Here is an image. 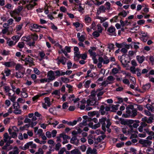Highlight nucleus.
I'll return each mask as SVG.
<instances>
[{
  "label": "nucleus",
  "instance_id": "1",
  "mask_svg": "<svg viewBox=\"0 0 154 154\" xmlns=\"http://www.w3.org/2000/svg\"><path fill=\"white\" fill-rule=\"evenodd\" d=\"M126 113L129 115L131 117H134L137 115V111L136 109L134 108V106L132 105H128L126 108Z\"/></svg>",
  "mask_w": 154,
  "mask_h": 154
},
{
  "label": "nucleus",
  "instance_id": "2",
  "mask_svg": "<svg viewBox=\"0 0 154 154\" xmlns=\"http://www.w3.org/2000/svg\"><path fill=\"white\" fill-rule=\"evenodd\" d=\"M106 117L100 119L99 120V122L97 124L93 125V123L90 122L88 124V125L92 127L93 129H96L97 128L99 127L100 126V124L102 125H106L105 121H106Z\"/></svg>",
  "mask_w": 154,
  "mask_h": 154
},
{
  "label": "nucleus",
  "instance_id": "3",
  "mask_svg": "<svg viewBox=\"0 0 154 154\" xmlns=\"http://www.w3.org/2000/svg\"><path fill=\"white\" fill-rule=\"evenodd\" d=\"M110 107L109 106H105L104 105H101L100 106L99 112L102 115H104L105 114L107 115L108 112H106V111H108L110 110Z\"/></svg>",
  "mask_w": 154,
  "mask_h": 154
},
{
  "label": "nucleus",
  "instance_id": "4",
  "mask_svg": "<svg viewBox=\"0 0 154 154\" xmlns=\"http://www.w3.org/2000/svg\"><path fill=\"white\" fill-rule=\"evenodd\" d=\"M23 7L22 6H19L17 9H15L13 11L10 12L11 16H13L15 15H19L20 12L22 10Z\"/></svg>",
  "mask_w": 154,
  "mask_h": 154
},
{
  "label": "nucleus",
  "instance_id": "5",
  "mask_svg": "<svg viewBox=\"0 0 154 154\" xmlns=\"http://www.w3.org/2000/svg\"><path fill=\"white\" fill-rule=\"evenodd\" d=\"M13 106L15 109L14 112L16 114H20L21 110L19 109L20 107L19 103H18L14 102Z\"/></svg>",
  "mask_w": 154,
  "mask_h": 154
},
{
  "label": "nucleus",
  "instance_id": "6",
  "mask_svg": "<svg viewBox=\"0 0 154 154\" xmlns=\"http://www.w3.org/2000/svg\"><path fill=\"white\" fill-rule=\"evenodd\" d=\"M99 62H103L104 64H107L109 62V60L106 55H104L103 57H100L98 58Z\"/></svg>",
  "mask_w": 154,
  "mask_h": 154
},
{
  "label": "nucleus",
  "instance_id": "7",
  "mask_svg": "<svg viewBox=\"0 0 154 154\" xmlns=\"http://www.w3.org/2000/svg\"><path fill=\"white\" fill-rule=\"evenodd\" d=\"M48 76L49 77V78H48V82H49L50 81H53L55 78L54 76V72L52 70L48 72Z\"/></svg>",
  "mask_w": 154,
  "mask_h": 154
},
{
  "label": "nucleus",
  "instance_id": "8",
  "mask_svg": "<svg viewBox=\"0 0 154 154\" xmlns=\"http://www.w3.org/2000/svg\"><path fill=\"white\" fill-rule=\"evenodd\" d=\"M96 149L94 148L93 149H91V148L90 147H89L88 148V150L86 152L87 154H89L90 153L91 154H96Z\"/></svg>",
  "mask_w": 154,
  "mask_h": 154
},
{
  "label": "nucleus",
  "instance_id": "9",
  "mask_svg": "<svg viewBox=\"0 0 154 154\" xmlns=\"http://www.w3.org/2000/svg\"><path fill=\"white\" fill-rule=\"evenodd\" d=\"M137 60L140 63H142L145 60V57L143 56H137L136 57Z\"/></svg>",
  "mask_w": 154,
  "mask_h": 154
},
{
  "label": "nucleus",
  "instance_id": "10",
  "mask_svg": "<svg viewBox=\"0 0 154 154\" xmlns=\"http://www.w3.org/2000/svg\"><path fill=\"white\" fill-rule=\"evenodd\" d=\"M57 60H58V61L60 62H61L63 64L65 65L66 63L67 59L63 56L62 55L60 59H59V58H58L57 59Z\"/></svg>",
  "mask_w": 154,
  "mask_h": 154
},
{
  "label": "nucleus",
  "instance_id": "11",
  "mask_svg": "<svg viewBox=\"0 0 154 154\" xmlns=\"http://www.w3.org/2000/svg\"><path fill=\"white\" fill-rule=\"evenodd\" d=\"M87 102L88 103V106H89V105H97L98 104V102H96L94 100H90L89 99L87 100Z\"/></svg>",
  "mask_w": 154,
  "mask_h": 154
},
{
  "label": "nucleus",
  "instance_id": "12",
  "mask_svg": "<svg viewBox=\"0 0 154 154\" xmlns=\"http://www.w3.org/2000/svg\"><path fill=\"white\" fill-rule=\"evenodd\" d=\"M126 56L125 55H123L120 58V61L121 63H122V64L123 65H126L127 64V63H129V61H127V60H125V59H123V57L124 56L125 57Z\"/></svg>",
  "mask_w": 154,
  "mask_h": 154
},
{
  "label": "nucleus",
  "instance_id": "13",
  "mask_svg": "<svg viewBox=\"0 0 154 154\" xmlns=\"http://www.w3.org/2000/svg\"><path fill=\"white\" fill-rule=\"evenodd\" d=\"M33 59L32 58H31L30 57H29L26 58L24 60H23L22 59L21 60L23 61H25L26 62H28L32 64L33 63Z\"/></svg>",
  "mask_w": 154,
  "mask_h": 154
},
{
  "label": "nucleus",
  "instance_id": "14",
  "mask_svg": "<svg viewBox=\"0 0 154 154\" xmlns=\"http://www.w3.org/2000/svg\"><path fill=\"white\" fill-rule=\"evenodd\" d=\"M152 105L147 104L146 105V107L148 110H151L152 112L154 111V106H152V105L154 104V103H152Z\"/></svg>",
  "mask_w": 154,
  "mask_h": 154
},
{
  "label": "nucleus",
  "instance_id": "15",
  "mask_svg": "<svg viewBox=\"0 0 154 154\" xmlns=\"http://www.w3.org/2000/svg\"><path fill=\"white\" fill-rule=\"evenodd\" d=\"M60 137H62L63 140H66L67 139H69L70 138V137L65 134L64 133H62L60 134Z\"/></svg>",
  "mask_w": 154,
  "mask_h": 154
},
{
  "label": "nucleus",
  "instance_id": "16",
  "mask_svg": "<svg viewBox=\"0 0 154 154\" xmlns=\"http://www.w3.org/2000/svg\"><path fill=\"white\" fill-rule=\"evenodd\" d=\"M44 100L45 103H47V106L50 107L51 105V103L50 101V98L48 97H46L45 98Z\"/></svg>",
  "mask_w": 154,
  "mask_h": 154
},
{
  "label": "nucleus",
  "instance_id": "17",
  "mask_svg": "<svg viewBox=\"0 0 154 154\" xmlns=\"http://www.w3.org/2000/svg\"><path fill=\"white\" fill-rule=\"evenodd\" d=\"M71 154H81V152L78 149H75L70 152Z\"/></svg>",
  "mask_w": 154,
  "mask_h": 154
},
{
  "label": "nucleus",
  "instance_id": "18",
  "mask_svg": "<svg viewBox=\"0 0 154 154\" xmlns=\"http://www.w3.org/2000/svg\"><path fill=\"white\" fill-rule=\"evenodd\" d=\"M119 120L121 122L120 123L122 125H128V122L125 120L124 119L120 118Z\"/></svg>",
  "mask_w": 154,
  "mask_h": 154
},
{
  "label": "nucleus",
  "instance_id": "19",
  "mask_svg": "<svg viewBox=\"0 0 154 154\" xmlns=\"http://www.w3.org/2000/svg\"><path fill=\"white\" fill-rule=\"evenodd\" d=\"M151 86V85L150 83H148L145 85H143L142 86V88L144 90H146L148 89Z\"/></svg>",
  "mask_w": 154,
  "mask_h": 154
},
{
  "label": "nucleus",
  "instance_id": "20",
  "mask_svg": "<svg viewBox=\"0 0 154 154\" xmlns=\"http://www.w3.org/2000/svg\"><path fill=\"white\" fill-rule=\"evenodd\" d=\"M36 5V3H34V5H32L31 4H29V5H27L26 6V7L28 10L32 9Z\"/></svg>",
  "mask_w": 154,
  "mask_h": 154
},
{
  "label": "nucleus",
  "instance_id": "21",
  "mask_svg": "<svg viewBox=\"0 0 154 154\" xmlns=\"http://www.w3.org/2000/svg\"><path fill=\"white\" fill-rule=\"evenodd\" d=\"M106 137L105 135L99 136L97 138V140L99 142H100L102 140H103Z\"/></svg>",
  "mask_w": 154,
  "mask_h": 154
},
{
  "label": "nucleus",
  "instance_id": "22",
  "mask_svg": "<svg viewBox=\"0 0 154 154\" xmlns=\"http://www.w3.org/2000/svg\"><path fill=\"white\" fill-rule=\"evenodd\" d=\"M22 41L29 42L31 40V38L30 36H28L27 37L24 36L22 38Z\"/></svg>",
  "mask_w": 154,
  "mask_h": 154
},
{
  "label": "nucleus",
  "instance_id": "23",
  "mask_svg": "<svg viewBox=\"0 0 154 154\" xmlns=\"http://www.w3.org/2000/svg\"><path fill=\"white\" fill-rule=\"evenodd\" d=\"M23 73L20 72H18L16 73V77L17 78H21L23 77Z\"/></svg>",
  "mask_w": 154,
  "mask_h": 154
},
{
  "label": "nucleus",
  "instance_id": "24",
  "mask_svg": "<svg viewBox=\"0 0 154 154\" xmlns=\"http://www.w3.org/2000/svg\"><path fill=\"white\" fill-rule=\"evenodd\" d=\"M115 31V28L112 26H111L108 29L107 31L110 33H113Z\"/></svg>",
  "mask_w": 154,
  "mask_h": 154
},
{
  "label": "nucleus",
  "instance_id": "25",
  "mask_svg": "<svg viewBox=\"0 0 154 154\" xmlns=\"http://www.w3.org/2000/svg\"><path fill=\"white\" fill-rule=\"evenodd\" d=\"M127 15V13L125 11H123L118 14L119 16H122L123 17H125Z\"/></svg>",
  "mask_w": 154,
  "mask_h": 154
},
{
  "label": "nucleus",
  "instance_id": "26",
  "mask_svg": "<svg viewBox=\"0 0 154 154\" xmlns=\"http://www.w3.org/2000/svg\"><path fill=\"white\" fill-rule=\"evenodd\" d=\"M146 141H147L148 143H144V144L143 145V147H146L148 146H150L152 143V142L148 140H145Z\"/></svg>",
  "mask_w": 154,
  "mask_h": 154
},
{
  "label": "nucleus",
  "instance_id": "27",
  "mask_svg": "<svg viewBox=\"0 0 154 154\" xmlns=\"http://www.w3.org/2000/svg\"><path fill=\"white\" fill-rule=\"evenodd\" d=\"M77 138L76 136H74L73 137H72L70 140V142L71 143L73 144L75 141L77 140Z\"/></svg>",
  "mask_w": 154,
  "mask_h": 154
},
{
  "label": "nucleus",
  "instance_id": "28",
  "mask_svg": "<svg viewBox=\"0 0 154 154\" xmlns=\"http://www.w3.org/2000/svg\"><path fill=\"white\" fill-rule=\"evenodd\" d=\"M61 80L64 82L67 83L69 82V80L68 78L61 77Z\"/></svg>",
  "mask_w": 154,
  "mask_h": 154
},
{
  "label": "nucleus",
  "instance_id": "29",
  "mask_svg": "<svg viewBox=\"0 0 154 154\" xmlns=\"http://www.w3.org/2000/svg\"><path fill=\"white\" fill-rule=\"evenodd\" d=\"M24 44L23 42H19L18 45V47L20 48H22L24 47Z\"/></svg>",
  "mask_w": 154,
  "mask_h": 154
},
{
  "label": "nucleus",
  "instance_id": "30",
  "mask_svg": "<svg viewBox=\"0 0 154 154\" xmlns=\"http://www.w3.org/2000/svg\"><path fill=\"white\" fill-rule=\"evenodd\" d=\"M17 15H15V16H11L13 17L14 19H15V21L17 22H19L20 21L21 19V17H17Z\"/></svg>",
  "mask_w": 154,
  "mask_h": 154
},
{
  "label": "nucleus",
  "instance_id": "31",
  "mask_svg": "<svg viewBox=\"0 0 154 154\" xmlns=\"http://www.w3.org/2000/svg\"><path fill=\"white\" fill-rule=\"evenodd\" d=\"M21 97L24 98H26L28 97V94L27 93L24 92H21Z\"/></svg>",
  "mask_w": 154,
  "mask_h": 154
},
{
  "label": "nucleus",
  "instance_id": "32",
  "mask_svg": "<svg viewBox=\"0 0 154 154\" xmlns=\"http://www.w3.org/2000/svg\"><path fill=\"white\" fill-rule=\"evenodd\" d=\"M111 108L112 109V110L111 111V112H116V110H117L118 109V108H117V107L116 106L114 105H112V106Z\"/></svg>",
  "mask_w": 154,
  "mask_h": 154
},
{
  "label": "nucleus",
  "instance_id": "33",
  "mask_svg": "<svg viewBox=\"0 0 154 154\" xmlns=\"http://www.w3.org/2000/svg\"><path fill=\"white\" fill-rule=\"evenodd\" d=\"M137 72V75L138 77H140L141 74V70L139 68L136 69V71Z\"/></svg>",
  "mask_w": 154,
  "mask_h": 154
},
{
  "label": "nucleus",
  "instance_id": "34",
  "mask_svg": "<svg viewBox=\"0 0 154 154\" xmlns=\"http://www.w3.org/2000/svg\"><path fill=\"white\" fill-rule=\"evenodd\" d=\"M98 9L100 11H102L103 12H105V10L106 9V8H105V7L104 6L101 5L100 7Z\"/></svg>",
  "mask_w": 154,
  "mask_h": 154
},
{
  "label": "nucleus",
  "instance_id": "35",
  "mask_svg": "<svg viewBox=\"0 0 154 154\" xmlns=\"http://www.w3.org/2000/svg\"><path fill=\"white\" fill-rule=\"evenodd\" d=\"M78 38L80 42H83L85 39V37L84 35H82Z\"/></svg>",
  "mask_w": 154,
  "mask_h": 154
},
{
  "label": "nucleus",
  "instance_id": "36",
  "mask_svg": "<svg viewBox=\"0 0 154 154\" xmlns=\"http://www.w3.org/2000/svg\"><path fill=\"white\" fill-rule=\"evenodd\" d=\"M119 70L116 68H113L112 70V72L114 74H116L118 73Z\"/></svg>",
  "mask_w": 154,
  "mask_h": 154
},
{
  "label": "nucleus",
  "instance_id": "37",
  "mask_svg": "<svg viewBox=\"0 0 154 154\" xmlns=\"http://www.w3.org/2000/svg\"><path fill=\"white\" fill-rule=\"evenodd\" d=\"M108 46V48L110 50L113 49L114 48V45L113 44H109Z\"/></svg>",
  "mask_w": 154,
  "mask_h": 154
},
{
  "label": "nucleus",
  "instance_id": "38",
  "mask_svg": "<svg viewBox=\"0 0 154 154\" xmlns=\"http://www.w3.org/2000/svg\"><path fill=\"white\" fill-rule=\"evenodd\" d=\"M68 103L67 102L64 103L62 105V108L63 109H66L68 106Z\"/></svg>",
  "mask_w": 154,
  "mask_h": 154
},
{
  "label": "nucleus",
  "instance_id": "39",
  "mask_svg": "<svg viewBox=\"0 0 154 154\" xmlns=\"http://www.w3.org/2000/svg\"><path fill=\"white\" fill-rule=\"evenodd\" d=\"M92 35L94 37H99L100 35V34L99 32H98L97 31H95L93 33Z\"/></svg>",
  "mask_w": 154,
  "mask_h": 154
},
{
  "label": "nucleus",
  "instance_id": "40",
  "mask_svg": "<svg viewBox=\"0 0 154 154\" xmlns=\"http://www.w3.org/2000/svg\"><path fill=\"white\" fill-rule=\"evenodd\" d=\"M43 151L41 148H39L38 152H36L35 154H43Z\"/></svg>",
  "mask_w": 154,
  "mask_h": 154
},
{
  "label": "nucleus",
  "instance_id": "41",
  "mask_svg": "<svg viewBox=\"0 0 154 154\" xmlns=\"http://www.w3.org/2000/svg\"><path fill=\"white\" fill-rule=\"evenodd\" d=\"M52 94L59 95L60 94V92L59 90H56L54 91L52 93Z\"/></svg>",
  "mask_w": 154,
  "mask_h": 154
},
{
  "label": "nucleus",
  "instance_id": "42",
  "mask_svg": "<svg viewBox=\"0 0 154 154\" xmlns=\"http://www.w3.org/2000/svg\"><path fill=\"white\" fill-rule=\"evenodd\" d=\"M85 20L86 22L89 23L91 20V18L87 16H86L85 18Z\"/></svg>",
  "mask_w": 154,
  "mask_h": 154
},
{
  "label": "nucleus",
  "instance_id": "43",
  "mask_svg": "<svg viewBox=\"0 0 154 154\" xmlns=\"http://www.w3.org/2000/svg\"><path fill=\"white\" fill-rule=\"evenodd\" d=\"M153 120V117L152 116H151L147 119V123H150L152 122V120Z\"/></svg>",
  "mask_w": 154,
  "mask_h": 154
},
{
  "label": "nucleus",
  "instance_id": "44",
  "mask_svg": "<svg viewBox=\"0 0 154 154\" xmlns=\"http://www.w3.org/2000/svg\"><path fill=\"white\" fill-rule=\"evenodd\" d=\"M30 126V124L29 123L28 124H27L25 125L23 127H20V129H22L23 130H24V129L26 128H28Z\"/></svg>",
  "mask_w": 154,
  "mask_h": 154
},
{
  "label": "nucleus",
  "instance_id": "45",
  "mask_svg": "<svg viewBox=\"0 0 154 154\" xmlns=\"http://www.w3.org/2000/svg\"><path fill=\"white\" fill-rule=\"evenodd\" d=\"M146 151L148 152H151V154H149V152H147L148 154H152L154 153V149L152 148H150L148 149Z\"/></svg>",
  "mask_w": 154,
  "mask_h": 154
},
{
  "label": "nucleus",
  "instance_id": "46",
  "mask_svg": "<svg viewBox=\"0 0 154 154\" xmlns=\"http://www.w3.org/2000/svg\"><path fill=\"white\" fill-rule=\"evenodd\" d=\"M75 57H76L78 59L81 57V54H80L79 52H75Z\"/></svg>",
  "mask_w": 154,
  "mask_h": 154
},
{
  "label": "nucleus",
  "instance_id": "47",
  "mask_svg": "<svg viewBox=\"0 0 154 154\" xmlns=\"http://www.w3.org/2000/svg\"><path fill=\"white\" fill-rule=\"evenodd\" d=\"M139 143L142 144L143 145L144 144V143H148L147 141H146L145 140H139Z\"/></svg>",
  "mask_w": 154,
  "mask_h": 154
},
{
  "label": "nucleus",
  "instance_id": "48",
  "mask_svg": "<svg viewBox=\"0 0 154 154\" xmlns=\"http://www.w3.org/2000/svg\"><path fill=\"white\" fill-rule=\"evenodd\" d=\"M23 25V24L21 23L20 25H18L16 27V29L17 31H19L21 30L22 28V26Z\"/></svg>",
  "mask_w": 154,
  "mask_h": 154
},
{
  "label": "nucleus",
  "instance_id": "49",
  "mask_svg": "<svg viewBox=\"0 0 154 154\" xmlns=\"http://www.w3.org/2000/svg\"><path fill=\"white\" fill-rule=\"evenodd\" d=\"M91 82V80H88L85 82V87L86 88H88L89 87V84H90Z\"/></svg>",
  "mask_w": 154,
  "mask_h": 154
},
{
  "label": "nucleus",
  "instance_id": "50",
  "mask_svg": "<svg viewBox=\"0 0 154 154\" xmlns=\"http://www.w3.org/2000/svg\"><path fill=\"white\" fill-rule=\"evenodd\" d=\"M11 70L10 69H7L6 70H5V73H6V75L7 76H9L10 74Z\"/></svg>",
  "mask_w": 154,
  "mask_h": 154
},
{
  "label": "nucleus",
  "instance_id": "51",
  "mask_svg": "<svg viewBox=\"0 0 154 154\" xmlns=\"http://www.w3.org/2000/svg\"><path fill=\"white\" fill-rule=\"evenodd\" d=\"M106 122L107 123V124L106 125V127L107 128H109V126L111 124V123L110 122V120L109 119H107L106 120Z\"/></svg>",
  "mask_w": 154,
  "mask_h": 154
},
{
  "label": "nucleus",
  "instance_id": "52",
  "mask_svg": "<svg viewBox=\"0 0 154 154\" xmlns=\"http://www.w3.org/2000/svg\"><path fill=\"white\" fill-rule=\"evenodd\" d=\"M61 51L63 52L65 55L66 56L67 58H69L70 57L68 55V54H67L66 51H65V50H63V49H61Z\"/></svg>",
  "mask_w": 154,
  "mask_h": 154
},
{
  "label": "nucleus",
  "instance_id": "53",
  "mask_svg": "<svg viewBox=\"0 0 154 154\" xmlns=\"http://www.w3.org/2000/svg\"><path fill=\"white\" fill-rule=\"evenodd\" d=\"M96 113V112L94 111L93 112H88V114L89 116H91L95 115Z\"/></svg>",
  "mask_w": 154,
  "mask_h": 154
},
{
  "label": "nucleus",
  "instance_id": "54",
  "mask_svg": "<svg viewBox=\"0 0 154 154\" xmlns=\"http://www.w3.org/2000/svg\"><path fill=\"white\" fill-rule=\"evenodd\" d=\"M79 149L83 152H84L86 149V147L85 145H82L79 147Z\"/></svg>",
  "mask_w": 154,
  "mask_h": 154
},
{
  "label": "nucleus",
  "instance_id": "55",
  "mask_svg": "<svg viewBox=\"0 0 154 154\" xmlns=\"http://www.w3.org/2000/svg\"><path fill=\"white\" fill-rule=\"evenodd\" d=\"M60 146L61 145L60 143H57L55 146V150L57 151H58Z\"/></svg>",
  "mask_w": 154,
  "mask_h": 154
},
{
  "label": "nucleus",
  "instance_id": "56",
  "mask_svg": "<svg viewBox=\"0 0 154 154\" xmlns=\"http://www.w3.org/2000/svg\"><path fill=\"white\" fill-rule=\"evenodd\" d=\"M81 58L84 60H85L87 57V55L86 53L81 54Z\"/></svg>",
  "mask_w": 154,
  "mask_h": 154
},
{
  "label": "nucleus",
  "instance_id": "57",
  "mask_svg": "<svg viewBox=\"0 0 154 154\" xmlns=\"http://www.w3.org/2000/svg\"><path fill=\"white\" fill-rule=\"evenodd\" d=\"M46 135L48 138H50L51 137V133L49 131H47L46 133Z\"/></svg>",
  "mask_w": 154,
  "mask_h": 154
},
{
  "label": "nucleus",
  "instance_id": "58",
  "mask_svg": "<svg viewBox=\"0 0 154 154\" xmlns=\"http://www.w3.org/2000/svg\"><path fill=\"white\" fill-rule=\"evenodd\" d=\"M107 79L109 81H113L115 79L112 76H110L107 77Z\"/></svg>",
  "mask_w": 154,
  "mask_h": 154
},
{
  "label": "nucleus",
  "instance_id": "59",
  "mask_svg": "<svg viewBox=\"0 0 154 154\" xmlns=\"http://www.w3.org/2000/svg\"><path fill=\"white\" fill-rule=\"evenodd\" d=\"M38 37L37 35L35 34L34 35H32L31 38V39H32L34 40H35L37 39Z\"/></svg>",
  "mask_w": 154,
  "mask_h": 154
},
{
  "label": "nucleus",
  "instance_id": "60",
  "mask_svg": "<svg viewBox=\"0 0 154 154\" xmlns=\"http://www.w3.org/2000/svg\"><path fill=\"white\" fill-rule=\"evenodd\" d=\"M130 70L133 73H135L136 69L135 68L134 66H131L130 67Z\"/></svg>",
  "mask_w": 154,
  "mask_h": 154
},
{
  "label": "nucleus",
  "instance_id": "61",
  "mask_svg": "<svg viewBox=\"0 0 154 154\" xmlns=\"http://www.w3.org/2000/svg\"><path fill=\"white\" fill-rule=\"evenodd\" d=\"M145 23V20H140L137 21V24L138 25L143 24Z\"/></svg>",
  "mask_w": 154,
  "mask_h": 154
},
{
  "label": "nucleus",
  "instance_id": "62",
  "mask_svg": "<svg viewBox=\"0 0 154 154\" xmlns=\"http://www.w3.org/2000/svg\"><path fill=\"white\" fill-rule=\"evenodd\" d=\"M105 5L106 6V9L107 10H109L110 8V3L108 2H107L106 3Z\"/></svg>",
  "mask_w": 154,
  "mask_h": 154
},
{
  "label": "nucleus",
  "instance_id": "63",
  "mask_svg": "<svg viewBox=\"0 0 154 154\" xmlns=\"http://www.w3.org/2000/svg\"><path fill=\"white\" fill-rule=\"evenodd\" d=\"M123 82L124 83L126 84H129V82L128 79H124L123 80Z\"/></svg>",
  "mask_w": 154,
  "mask_h": 154
},
{
  "label": "nucleus",
  "instance_id": "64",
  "mask_svg": "<svg viewBox=\"0 0 154 154\" xmlns=\"http://www.w3.org/2000/svg\"><path fill=\"white\" fill-rule=\"evenodd\" d=\"M65 151H66V149L64 148H62L59 152L58 154H63V153Z\"/></svg>",
  "mask_w": 154,
  "mask_h": 154
}]
</instances>
